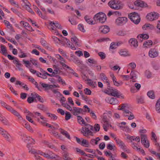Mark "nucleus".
Masks as SVG:
<instances>
[{"label":"nucleus","instance_id":"52","mask_svg":"<svg viewBox=\"0 0 160 160\" xmlns=\"http://www.w3.org/2000/svg\"><path fill=\"white\" fill-rule=\"evenodd\" d=\"M63 156L65 160H72V159L69 156V154L67 152H64Z\"/></svg>","mask_w":160,"mask_h":160},{"label":"nucleus","instance_id":"34","mask_svg":"<svg viewBox=\"0 0 160 160\" xmlns=\"http://www.w3.org/2000/svg\"><path fill=\"white\" fill-rule=\"evenodd\" d=\"M60 132L61 134H62L63 135H64L66 138H67L68 139H70V137L69 134L68 133V132L62 129H60Z\"/></svg>","mask_w":160,"mask_h":160},{"label":"nucleus","instance_id":"41","mask_svg":"<svg viewBox=\"0 0 160 160\" xmlns=\"http://www.w3.org/2000/svg\"><path fill=\"white\" fill-rule=\"evenodd\" d=\"M33 113L34 114L35 116H34V117L36 118H38V117H39L40 118L44 121H45V118L43 117V116L41 115V114L40 113L37 112H33Z\"/></svg>","mask_w":160,"mask_h":160},{"label":"nucleus","instance_id":"49","mask_svg":"<svg viewBox=\"0 0 160 160\" xmlns=\"http://www.w3.org/2000/svg\"><path fill=\"white\" fill-rule=\"evenodd\" d=\"M78 29L83 32H85L86 30L84 28L83 25L82 24H79L78 26Z\"/></svg>","mask_w":160,"mask_h":160},{"label":"nucleus","instance_id":"15","mask_svg":"<svg viewBox=\"0 0 160 160\" xmlns=\"http://www.w3.org/2000/svg\"><path fill=\"white\" fill-rule=\"evenodd\" d=\"M41 85L43 88H45V91H47L49 89H52L53 88L59 87V86L58 85L55 84L51 85L42 83H41Z\"/></svg>","mask_w":160,"mask_h":160},{"label":"nucleus","instance_id":"56","mask_svg":"<svg viewBox=\"0 0 160 160\" xmlns=\"http://www.w3.org/2000/svg\"><path fill=\"white\" fill-rule=\"evenodd\" d=\"M69 68H67L69 70V72L70 73H71L72 74H73V75H74L75 77H78V75L77 73L76 72H75V71H74V70L72 69L70 67H69Z\"/></svg>","mask_w":160,"mask_h":160},{"label":"nucleus","instance_id":"11","mask_svg":"<svg viewBox=\"0 0 160 160\" xmlns=\"http://www.w3.org/2000/svg\"><path fill=\"white\" fill-rule=\"evenodd\" d=\"M158 17V14L155 12L150 13L147 16V19L150 21H153L157 19Z\"/></svg>","mask_w":160,"mask_h":160},{"label":"nucleus","instance_id":"4","mask_svg":"<svg viewBox=\"0 0 160 160\" xmlns=\"http://www.w3.org/2000/svg\"><path fill=\"white\" fill-rule=\"evenodd\" d=\"M106 15L102 12H100L96 14L93 17V19L95 22L101 23L104 22L106 20Z\"/></svg>","mask_w":160,"mask_h":160},{"label":"nucleus","instance_id":"3","mask_svg":"<svg viewBox=\"0 0 160 160\" xmlns=\"http://www.w3.org/2000/svg\"><path fill=\"white\" fill-rule=\"evenodd\" d=\"M108 6L112 8L115 10H119L123 8V5L120 1L116 0H111L108 4Z\"/></svg>","mask_w":160,"mask_h":160},{"label":"nucleus","instance_id":"54","mask_svg":"<svg viewBox=\"0 0 160 160\" xmlns=\"http://www.w3.org/2000/svg\"><path fill=\"white\" fill-rule=\"evenodd\" d=\"M4 22L8 28L10 29H12V25L10 24V22L8 21L5 20L4 21Z\"/></svg>","mask_w":160,"mask_h":160},{"label":"nucleus","instance_id":"14","mask_svg":"<svg viewBox=\"0 0 160 160\" xmlns=\"http://www.w3.org/2000/svg\"><path fill=\"white\" fill-rule=\"evenodd\" d=\"M54 22H50L48 26V28L52 33H54L56 35H58V32L56 30V27L54 25Z\"/></svg>","mask_w":160,"mask_h":160},{"label":"nucleus","instance_id":"29","mask_svg":"<svg viewBox=\"0 0 160 160\" xmlns=\"http://www.w3.org/2000/svg\"><path fill=\"white\" fill-rule=\"evenodd\" d=\"M0 121L4 124L7 125H9L10 123L6 118L3 117L1 113H0Z\"/></svg>","mask_w":160,"mask_h":160},{"label":"nucleus","instance_id":"23","mask_svg":"<svg viewBox=\"0 0 160 160\" xmlns=\"http://www.w3.org/2000/svg\"><path fill=\"white\" fill-rule=\"evenodd\" d=\"M71 41L73 44L76 46L79 47L80 46L81 42L76 37L71 38Z\"/></svg>","mask_w":160,"mask_h":160},{"label":"nucleus","instance_id":"13","mask_svg":"<svg viewBox=\"0 0 160 160\" xmlns=\"http://www.w3.org/2000/svg\"><path fill=\"white\" fill-rule=\"evenodd\" d=\"M82 112L83 109L82 108L73 107L72 108L71 112L74 115L78 117V116H79L78 115Z\"/></svg>","mask_w":160,"mask_h":160},{"label":"nucleus","instance_id":"2","mask_svg":"<svg viewBox=\"0 0 160 160\" xmlns=\"http://www.w3.org/2000/svg\"><path fill=\"white\" fill-rule=\"evenodd\" d=\"M106 93L108 95L113 97H117L118 98H121L122 99L124 98V97L121 92L113 88H112L108 86L107 88Z\"/></svg>","mask_w":160,"mask_h":160},{"label":"nucleus","instance_id":"5","mask_svg":"<svg viewBox=\"0 0 160 160\" xmlns=\"http://www.w3.org/2000/svg\"><path fill=\"white\" fill-rule=\"evenodd\" d=\"M0 133L8 142H11L13 140V138L5 130L0 127Z\"/></svg>","mask_w":160,"mask_h":160},{"label":"nucleus","instance_id":"7","mask_svg":"<svg viewBox=\"0 0 160 160\" xmlns=\"http://www.w3.org/2000/svg\"><path fill=\"white\" fill-rule=\"evenodd\" d=\"M45 157L49 159L55 160H59L61 159L60 157L55 154L51 152H49L48 153H46L42 152V155Z\"/></svg>","mask_w":160,"mask_h":160},{"label":"nucleus","instance_id":"43","mask_svg":"<svg viewBox=\"0 0 160 160\" xmlns=\"http://www.w3.org/2000/svg\"><path fill=\"white\" fill-rule=\"evenodd\" d=\"M69 21L72 25H76L78 24V22L74 18V17L69 18L68 19Z\"/></svg>","mask_w":160,"mask_h":160},{"label":"nucleus","instance_id":"58","mask_svg":"<svg viewBox=\"0 0 160 160\" xmlns=\"http://www.w3.org/2000/svg\"><path fill=\"white\" fill-rule=\"evenodd\" d=\"M9 1L12 5L17 8H19V6L18 3L14 0H9Z\"/></svg>","mask_w":160,"mask_h":160},{"label":"nucleus","instance_id":"9","mask_svg":"<svg viewBox=\"0 0 160 160\" xmlns=\"http://www.w3.org/2000/svg\"><path fill=\"white\" fill-rule=\"evenodd\" d=\"M128 19L126 17H119L115 21V24L118 26H122L127 22Z\"/></svg>","mask_w":160,"mask_h":160},{"label":"nucleus","instance_id":"46","mask_svg":"<svg viewBox=\"0 0 160 160\" xmlns=\"http://www.w3.org/2000/svg\"><path fill=\"white\" fill-rule=\"evenodd\" d=\"M47 114L48 116L52 120H56L58 118V117L54 114L48 113Z\"/></svg>","mask_w":160,"mask_h":160},{"label":"nucleus","instance_id":"50","mask_svg":"<svg viewBox=\"0 0 160 160\" xmlns=\"http://www.w3.org/2000/svg\"><path fill=\"white\" fill-rule=\"evenodd\" d=\"M73 61L78 66H80L82 63V62L80 61L77 57Z\"/></svg>","mask_w":160,"mask_h":160},{"label":"nucleus","instance_id":"63","mask_svg":"<svg viewBox=\"0 0 160 160\" xmlns=\"http://www.w3.org/2000/svg\"><path fill=\"white\" fill-rule=\"evenodd\" d=\"M30 62L32 63L33 65L38 67V61L35 59L32 58H30Z\"/></svg>","mask_w":160,"mask_h":160},{"label":"nucleus","instance_id":"64","mask_svg":"<svg viewBox=\"0 0 160 160\" xmlns=\"http://www.w3.org/2000/svg\"><path fill=\"white\" fill-rule=\"evenodd\" d=\"M98 54L102 59H105L106 57V54L103 52H99L98 53Z\"/></svg>","mask_w":160,"mask_h":160},{"label":"nucleus","instance_id":"18","mask_svg":"<svg viewBox=\"0 0 160 160\" xmlns=\"http://www.w3.org/2000/svg\"><path fill=\"white\" fill-rule=\"evenodd\" d=\"M57 58L60 60V63L62 65L63 68L64 69H65L66 68H69V66L65 63L66 62L64 59L59 55H57Z\"/></svg>","mask_w":160,"mask_h":160},{"label":"nucleus","instance_id":"6","mask_svg":"<svg viewBox=\"0 0 160 160\" xmlns=\"http://www.w3.org/2000/svg\"><path fill=\"white\" fill-rule=\"evenodd\" d=\"M0 133L8 142H11L13 140V138L5 130L0 127Z\"/></svg>","mask_w":160,"mask_h":160},{"label":"nucleus","instance_id":"32","mask_svg":"<svg viewBox=\"0 0 160 160\" xmlns=\"http://www.w3.org/2000/svg\"><path fill=\"white\" fill-rule=\"evenodd\" d=\"M22 139L26 143H28V142L30 140L33 141V139L31 138L28 137L26 135H23L22 138Z\"/></svg>","mask_w":160,"mask_h":160},{"label":"nucleus","instance_id":"55","mask_svg":"<svg viewBox=\"0 0 160 160\" xmlns=\"http://www.w3.org/2000/svg\"><path fill=\"white\" fill-rule=\"evenodd\" d=\"M141 142H145V141L148 140L147 136L146 135L141 134Z\"/></svg>","mask_w":160,"mask_h":160},{"label":"nucleus","instance_id":"53","mask_svg":"<svg viewBox=\"0 0 160 160\" xmlns=\"http://www.w3.org/2000/svg\"><path fill=\"white\" fill-rule=\"evenodd\" d=\"M62 106L66 108L68 110L71 111L72 108L67 103H64L62 104Z\"/></svg>","mask_w":160,"mask_h":160},{"label":"nucleus","instance_id":"62","mask_svg":"<svg viewBox=\"0 0 160 160\" xmlns=\"http://www.w3.org/2000/svg\"><path fill=\"white\" fill-rule=\"evenodd\" d=\"M137 101L138 103H142L144 102V99L142 97H138L137 98Z\"/></svg>","mask_w":160,"mask_h":160},{"label":"nucleus","instance_id":"33","mask_svg":"<svg viewBox=\"0 0 160 160\" xmlns=\"http://www.w3.org/2000/svg\"><path fill=\"white\" fill-rule=\"evenodd\" d=\"M112 80L114 84L116 86L118 87L121 86L122 84V81H120L119 82H118L117 81V79L115 76H113L112 77Z\"/></svg>","mask_w":160,"mask_h":160},{"label":"nucleus","instance_id":"59","mask_svg":"<svg viewBox=\"0 0 160 160\" xmlns=\"http://www.w3.org/2000/svg\"><path fill=\"white\" fill-rule=\"evenodd\" d=\"M127 106L126 104H123L121 108L119 109L120 110H122L123 111V115L124 114V113L125 112V111L129 110L127 109Z\"/></svg>","mask_w":160,"mask_h":160},{"label":"nucleus","instance_id":"44","mask_svg":"<svg viewBox=\"0 0 160 160\" xmlns=\"http://www.w3.org/2000/svg\"><path fill=\"white\" fill-rule=\"evenodd\" d=\"M84 19L89 24H93V20L88 16H85L84 17Z\"/></svg>","mask_w":160,"mask_h":160},{"label":"nucleus","instance_id":"36","mask_svg":"<svg viewBox=\"0 0 160 160\" xmlns=\"http://www.w3.org/2000/svg\"><path fill=\"white\" fill-rule=\"evenodd\" d=\"M109 102L111 104L115 105L118 103V101L117 99L114 98H110L109 100Z\"/></svg>","mask_w":160,"mask_h":160},{"label":"nucleus","instance_id":"42","mask_svg":"<svg viewBox=\"0 0 160 160\" xmlns=\"http://www.w3.org/2000/svg\"><path fill=\"white\" fill-rule=\"evenodd\" d=\"M0 52L3 55L6 56L7 55V50L5 47L3 45H1V51Z\"/></svg>","mask_w":160,"mask_h":160},{"label":"nucleus","instance_id":"60","mask_svg":"<svg viewBox=\"0 0 160 160\" xmlns=\"http://www.w3.org/2000/svg\"><path fill=\"white\" fill-rule=\"evenodd\" d=\"M93 128L94 131L95 132L99 131L100 128V126L98 124H95Z\"/></svg>","mask_w":160,"mask_h":160},{"label":"nucleus","instance_id":"61","mask_svg":"<svg viewBox=\"0 0 160 160\" xmlns=\"http://www.w3.org/2000/svg\"><path fill=\"white\" fill-rule=\"evenodd\" d=\"M80 95L81 96L82 99L84 100L86 102H88L90 101V100L88 97L84 95L82 93H80Z\"/></svg>","mask_w":160,"mask_h":160},{"label":"nucleus","instance_id":"45","mask_svg":"<svg viewBox=\"0 0 160 160\" xmlns=\"http://www.w3.org/2000/svg\"><path fill=\"white\" fill-rule=\"evenodd\" d=\"M147 95L149 98L152 99H154L155 98V95L154 92L152 91H148L147 93Z\"/></svg>","mask_w":160,"mask_h":160},{"label":"nucleus","instance_id":"24","mask_svg":"<svg viewBox=\"0 0 160 160\" xmlns=\"http://www.w3.org/2000/svg\"><path fill=\"white\" fill-rule=\"evenodd\" d=\"M129 42L130 45L134 48H136L138 46V42L136 39L134 38L130 39L129 41Z\"/></svg>","mask_w":160,"mask_h":160},{"label":"nucleus","instance_id":"51","mask_svg":"<svg viewBox=\"0 0 160 160\" xmlns=\"http://www.w3.org/2000/svg\"><path fill=\"white\" fill-rule=\"evenodd\" d=\"M63 44H62L63 46L66 47L67 45L68 47V44L70 43L69 40L66 38H64L62 39Z\"/></svg>","mask_w":160,"mask_h":160},{"label":"nucleus","instance_id":"35","mask_svg":"<svg viewBox=\"0 0 160 160\" xmlns=\"http://www.w3.org/2000/svg\"><path fill=\"white\" fill-rule=\"evenodd\" d=\"M152 42L151 40H148L145 41L143 44V46L146 48H148L152 45Z\"/></svg>","mask_w":160,"mask_h":160},{"label":"nucleus","instance_id":"37","mask_svg":"<svg viewBox=\"0 0 160 160\" xmlns=\"http://www.w3.org/2000/svg\"><path fill=\"white\" fill-rule=\"evenodd\" d=\"M0 103L1 104V106L5 108L8 111L10 108L11 107V106L8 105L4 102L0 100Z\"/></svg>","mask_w":160,"mask_h":160},{"label":"nucleus","instance_id":"16","mask_svg":"<svg viewBox=\"0 0 160 160\" xmlns=\"http://www.w3.org/2000/svg\"><path fill=\"white\" fill-rule=\"evenodd\" d=\"M28 148L29 152L32 154L37 155L38 154L42 155V152L39 150H36L33 148L29 147V145L28 146Z\"/></svg>","mask_w":160,"mask_h":160},{"label":"nucleus","instance_id":"27","mask_svg":"<svg viewBox=\"0 0 160 160\" xmlns=\"http://www.w3.org/2000/svg\"><path fill=\"white\" fill-rule=\"evenodd\" d=\"M87 81V83L92 87L94 88L97 87V84L96 82L93 81L90 79H88Z\"/></svg>","mask_w":160,"mask_h":160},{"label":"nucleus","instance_id":"10","mask_svg":"<svg viewBox=\"0 0 160 160\" xmlns=\"http://www.w3.org/2000/svg\"><path fill=\"white\" fill-rule=\"evenodd\" d=\"M116 142L117 144L120 148L122 149L124 152L129 153L130 150L127 148L125 143L120 139H116Z\"/></svg>","mask_w":160,"mask_h":160},{"label":"nucleus","instance_id":"17","mask_svg":"<svg viewBox=\"0 0 160 160\" xmlns=\"http://www.w3.org/2000/svg\"><path fill=\"white\" fill-rule=\"evenodd\" d=\"M148 55L150 58H154L158 56V53L155 49L152 48L148 52Z\"/></svg>","mask_w":160,"mask_h":160},{"label":"nucleus","instance_id":"30","mask_svg":"<svg viewBox=\"0 0 160 160\" xmlns=\"http://www.w3.org/2000/svg\"><path fill=\"white\" fill-rule=\"evenodd\" d=\"M119 53L120 55L124 57L130 56H131V54L128 51L121 50L119 51Z\"/></svg>","mask_w":160,"mask_h":160},{"label":"nucleus","instance_id":"39","mask_svg":"<svg viewBox=\"0 0 160 160\" xmlns=\"http://www.w3.org/2000/svg\"><path fill=\"white\" fill-rule=\"evenodd\" d=\"M52 38L56 44H59L61 43V44H63L62 39L60 40L55 36H52Z\"/></svg>","mask_w":160,"mask_h":160},{"label":"nucleus","instance_id":"22","mask_svg":"<svg viewBox=\"0 0 160 160\" xmlns=\"http://www.w3.org/2000/svg\"><path fill=\"white\" fill-rule=\"evenodd\" d=\"M99 30L101 32L106 34L109 31L110 28L108 26H102L100 28Z\"/></svg>","mask_w":160,"mask_h":160},{"label":"nucleus","instance_id":"8","mask_svg":"<svg viewBox=\"0 0 160 160\" xmlns=\"http://www.w3.org/2000/svg\"><path fill=\"white\" fill-rule=\"evenodd\" d=\"M129 17L135 24H138L140 21V18L138 14L136 12L130 13Z\"/></svg>","mask_w":160,"mask_h":160},{"label":"nucleus","instance_id":"19","mask_svg":"<svg viewBox=\"0 0 160 160\" xmlns=\"http://www.w3.org/2000/svg\"><path fill=\"white\" fill-rule=\"evenodd\" d=\"M123 115L125 117H128L129 120H132L135 118L133 114L129 110H125Z\"/></svg>","mask_w":160,"mask_h":160},{"label":"nucleus","instance_id":"25","mask_svg":"<svg viewBox=\"0 0 160 160\" xmlns=\"http://www.w3.org/2000/svg\"><path fill=\"white\" fill-rule=\"evenodd\" d=\"M137 38L141 42L143 40L147 39L149 38V36L146 34H140L137 36Z\"/></svg>","mask_w":160,"mask_h":160},{"label":"nucleus","instance_id":"26","mask_svg":"<svg viewBox=\"0 0 160 160\" xmlns=\"http://www.w3.org/2000/svg\"><path fill=\"white\" fill-rule=\"evenodd\" d=\"M100 77L102 79L105 83L107 84L108 87L110 85L109 81L104 74L103 73H101L100 74Z\"/></svg>","mask_w":160,"mask_h":160},{"label":"nucleus","instance_id":"31","mask_svg":"<svg viewBox=\"0 0 160 160\" xmlns=\"http://www.w3.org/2000/svg\"><path fill=\"white\" fill-rule=\"evenodd\" d=\"M155 109L158 113H160V98H159L156 102Z\"/></svg>","mask_w":160,"mask_h":160},{"label":"nucleus","instance_id":"28","mask_svg":"<svg viewBox=\"0 0 160 160\" xmlns=\"http://www.w3.org/2000/svg\"><path fill=\"white\" fill-rule=\"evenodd\" d=\"M143 30H152L154 28V26L150 24L147 23L144 25L142 27Z\"/></svg>","mask_w":160,"mask_h":160},{"label":"nucleus","instance_id":"21","mask_svg":"<svg viewBox=\"0 0 160 160\" xmlns=\"http://www.w3.org/2000/svg\"><path fill=\"white\" fill-rule=\"evenodd\" d=\"M134 5L137 7H146L147 6V4L141 0H137L134 2Z\"/></svg>","mask_w":160,"mask_h":160},{"label":"nucleus","instance_id":"47","mask_svg":"<svg viewBox=\"0 0 160 160\" xmlns=\"http://www.w3.org/2000/svg\"><path fill=\"white\" fill-rule=\"evenodd\" d=\"M81 144L82 146L85 147H88L89 145L88 142L85 139H82L81 142Z\"/></svg>","mask_w":160,"mask_h":160},{"label":"nucleus","instance_id":"38","mask_svg":"<svg viewBox=\"0 0 160 160\" xmlns=\"http://www.w3.org/2000/svg\"><path fill=\"white\" fill-rule=\"evenodd\" d=\"M25 125L24 126V127L28 129L29 132H33L32 128L31 127L28 123L25 121Z\"/></svg>","mask_w":160,"mask_h":160},{"label":"nucleus","instance_id":"48","mask_svg":"<svg viewBox=\"0 0 160 160\" xmlns=\"http://www.w3.org/2000/svg\"><path fill=\"white\" fill-rule=\"evenodd\" d=\"M100 140L99 138H97L96 139H92L90 141V143L91 144L93 145L94 144L97 145L98 142Z\"/></svg>","mask_w":160,"mask_h":160},{"label":"nucleus","instance_id":"40","mask_svg":"<svg viewBox=\"0 0 160 160\" xmlns=\"http://www.w3.org/2000/svg\"><path fill=\"white\" fill-rule=\"evenodd\" d=\"M77 117L78 122L80 124L82 125V124H84L85 125L86 124L84 120L81 116H78Z\"/></svg>","mask_w":160,"mask_h":160},{"label":"nucleus","instance_id":"12","mask_svg":"<svg viewBox=\"0 0 160 160\" xmlns=\"http://www.w3.org/2000/svg\"><path fill=\"white\" fill-rule=\"evenodd\" d=\"M22 5L23 8L26 9L29 12H31L32 14H34V12L30 8L31 4L28 1L22 3Z\"/></svg>","mask_w":160,"mask_h":160},{"label":"nucleus","instance_id":"20","mask_svg":"<svg viewBox=\"0 0 160 160\" xmlns=\"http://www.w3.org/2000/svg\"><path fill=\"white\" fill-rule=\"evenodd\" d=\"M8 111L10 112L15 117H17L18 119H21L22 118V117L19 113L16 110L14 109L12 107L10 108Z\"/></svg>","mask_w":160,"mask_h":160},{"label":"nucleus","instance_id":"57","mask_svg":"<svg viewBox=\"0 0 160 160\" xmlns=\"http://www.w3.org/2000/svg\"><path fill=\"white\" fill-rule=\"evenodd\" d=\"M23 63L25 64L26 67L28 68H30L31 66V63H30V61H25L24 60H23Z\"/></svg>","mask_w":160,"mask_h":160},{"label":"nucleus","instance_id":"1","mask_svg":"<svg viewBox=\"0 0 160 160\" xmlns=\"http://www.w3.org/2000/svg\"><path fill=\"white\" fill-rule=\"evenodd\" d=\"M94 131L93 127L90 124H86L85 127H82L81 132L84 136L88 137L89 135L93 136L92 131Z\"/></svg>","mask_w":160,"mask_h":160}]
</instances>
